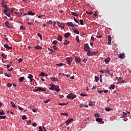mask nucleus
I'll list each match as a JSON object with an SVG mask.
<instances>
[{"instance_id": "obj_1", "label": "nucleus", "mask_w": 131, "mask_h": 131, "mask_svg": "<svg viewBox=\"0 0 131 131\" xmlns=\"http://www.w3.org/2000/svg\"><path fill=\"white\" fill-rule=\"evenodd\" d=\"M88 53H86V55L88 56H95V55L98 54V52H93V51H86Z\"/></svg>"}, {"instance_id": "obj_2", "label": "nucleus", "mask_w": 131, "mask_h": 131, "mask_svg": "<svg viewBox=\"0 0 131 131\" xmlns=\"http://www.w3.org/2000/svg\"><path fill=\"white\" fill-rule=\"evenodd\" d=\"M76 98V95L74 94L70 93L67 96V98L74 100V98Z\"/></svg>"}, {"instance_id": "obj_3", "label": "nucleus", "mask_w": 131, "mask_h": 131, "mask_svg": "<svg viewBox=\"0 0 131 131\" xmlns=\"http://www.w3.org/2000/svg\"><path fill=\"white\" fill-rule=\"evenodd\" d=\"M57 24H58V27H59V28H61V29H65V25L64 24V23H60V21H58L57 23Z\"/></svg>"}, {"instance_id": "obj_4", "label": "nucleus", "mask_w": 131, "mask_h": 131, "mask_svg": "<svg viewBox=\"0 0 131 131\" xmlns=\"http://www.w3.org/2000/svg\"><path fill=\"white\" fill-rule=\"evenodd\" d=\"M50 86H51V88H49V90H52V91H53V90L55 88H59V86H55V85L54 84H50Z\"/></svg>"}, {"instance_id": "obj_5", "label": "nucleus", "mask_w": 131, "mask_h": 131, "mask_svg": "<svg viewBox=\"0 0 131 131\" xmlns=\"http://www.w3.org/2000/svg\"><path fill=\"white\" fill-rule=\"evenodd\" d=\"M67 61L68 62V65H70L72 62L73 61V58L72 57H67Z\"/></svg>"}, {"instance_id": "obj_6", "label": "nucleus", "mask_w": 131, "mask_h": 131, "mask_svg": "<svg viewBox=\"0 0 131 131\" xmlns=\"http://www.w3.org/2000/svg\"><path fill=\"white\" fill-rule=\"evenodd\" d=\"M4 25H5V26L7 28H9V29L12 28V25H11L10 23H9L8 21H6L5 23H4Z\"/></svg>"}, {"instance_id": "obj_7", "label": "nucleus", "mask_w": 131, "mask_h": 131, "mask_svg": "<svg viewBox=\"0 0 131 131\" xmlns=\"http://www.w3.org/2000/svg\"><path fill=\"white\" fill-rule=\"evenodd\" d=\"M84 50H85V51H90V48H89V44H85V46H84Z\"/></svg>"}, {"instance_id": "obj_8", "label": "nucleus", "mask_w": 131, "mask_h": 131, "mask_svg": "<svg viewBox=\"0 0 131 131\" xmlns=\"http://www.w3.org/2000/svg\"><path fill=\"white\" fill-rule=\"evenodd\" d=\"M36 91L37 92H46V90L41 87H38L37 89H36Z\"/></svg>"}, {"instance_id": "obj_9", "label": "nucleus", "mask_w": 131, "mask_h": 131, "mask_svg": "<svg viewBox=\"0 0 131 131\" xmlns=\"http://www.w3.org/2000/svg\"><path fill=\"white\" fill-rule=\"evenodd\" d=\"M73 121H74V120L72 118H70V119H68V120H67V121L66 122V124H67V126H68L69 124L73 122Z\"/></svg>"}, {"instance_id": "obj_10", "label": "nucleus", "mask_w": 131, "mask_h": 131, "mask_svg": "<svg viewBox=\"0 0 131 131\" xmlns=\"http://www.w3.org/2000/svg\"><path fill=\"white\" fill-rule=\"evenodd\" d=\"M68 26L71 27H78V26L77 25H74L73 24V23H68Z\"/></svg>"}, {"instance_id": "obj_11", "label": "nucleus", "mask_w": 131, "mask_h": 131, "mask_svg": "<svg viewBox=\"0 0 131 131\" xmlns=\"http://www.w3.org/2000/svg\"><path fill=\"white\" fill-rule=\"evenodd\" d=\"M100 72L101 73H107V74H110V71L107 70H101L100 71Z\"/></svg>"}, {"instance_id": "obj_12", "label": "nucleus", "mask_w": 131, "mask_h": 131, "mask_svg": "<svg viewBox=\"0 0 131 131\" xmlns=\"http://www.w3.org/2000/svg\"><path fill=\"white\" fill-rule=\"evenodd\" d=\"M75 62H76V63H80V62H81V60L80 59H79V57H75Z\"/></svg>"}, {"instance_id": "obj_13", "label": "nucleus", "mask_w": 131, "mask_h": 131, "mask_svg": "<svg viewBox=\"0 0 131 131\" xmlns=\"http://www.w3.org/2000/svg\"><path fill=\"white\" fill-rule=\"evenodd\" d=\"M4 48H5V49H7L8 50L12 49V47H10L9 46H8L7 44H4Z\"/></svg>"}, {"instance_id": "obj_14", "label": "nucleus", "mask_w": 131, "mask_h": 131, "mask_svg": "<svg viewBox=\"0 0 131 131\" xmlns=\"http://www.w3.org/2000/svg\"><path fill=\"white\" fill-rule=\"evenodd\" d=\"M51 79L52 80V81L53 82L59 81V79L55 78V77H51Z\"/></svg>"}, {"instance_id": "obj_15", "label": "nucleus", "mask_w": 131, "mask_h": 131, "mask_svg": "<svg viewBox=\"0 0 131 131\" xmlns=\"http://www.w3.org/2000/svg\"><path fill=\"white\" fill-rule=\"evenodd\" d=\"M119 58H121V59H123L125 58V54L123 53L120 54V56Z\"/></svg>"}, {"instance_id": "obj_16", "label": "nucleus", "mask_w": 131, "mask_h": 131, "mask_svg": "<svg viewBox=\"0 0 131 131\" xmlns=\"http://www.w3.org/2000/svg\"><path fill=\"white\" fill-rule=\"evenodd\" d=\"M33 78V76L31 74H29L28 76V79H29L31 81H32L33 79H32Z\"/></svg>"}, {"instance_id": "obj_17", "label": "nucleus", "mask_w": 131, "mask_h": 131, "mask_svg": "<svg viewBox=\"0 0 131 131\" xmlns=\"http://www.w3.org/2000/svg\"><path fill=\"white\" fill-rule=\"evenodd\" d=\"M43 48L39 46V45H37L36 46H35V49L36 50H42Z\"/></svg>"}, {"instance_id": "obj_18", "label": "nucleus", "mask_w": 131, "mask_h": 131, "mask_svg": "<svg viewBox=\"0 0 131 131\" xmlns=\"http://www.w3.org/2000/svg\"><path fill=\"white\" fill-rule=\"evenodd\" d=\"M70 35H71L70 33L68 32V33L64 34V38H68V37L70 36Z\"/></svg>"}, {"instance_id": "obj_19", "label": "nucleus", "mask_w": 131, "mask_h": 131, "mask_svg": "<svg viewBox=\"0 0 131 131\" xmlns=\"http://www.w3.org/2000/svg\"><path fill=\"white\" fill-rule=\"evenodd\" d=\"M73 32H74V33H75L77 35H78L79 34V32L78 30H77V29H73Z\"/></svg>"}, {"instance_id": "obj_20", "label": "nucleus", "mask_w": 131, "mask_h": 131, "mask_svg": "<svg viewBox=\"0 0 131 131\" xmlns=\"http://www.w3.org/2000/svg\"><path fill=\"white\" fill-rule=\"evenodd\" d=\"M10 105H11V107L14 108H17V106L15 105L13 101H10Z\"/></svg>"}, {"instance_id": "obj_21", "label": "nucleus", "mask_w": 131, "mask_h": 131, "mask_svg": "<svg viewBox=\"0 0 131 131\" xmlns=\"http://www.w3.org/2000/svg\"><path fill=\"white\" fill-rule=\"evenodd\" d=\"M89 106H95V101H89Z\"/></svg>"}, {"instance_id": "obj_22", "label": "nucleus", "mask_w": 131, "mask_h": 131, "mask_svg": "<svg viewBox=\"0 0 131 131\" xmlns=\"http://www.w3.org/2000/svg\"><path fill=\"white\" fill-rule=\"evenodd\" d=\"M70 43V41L67 40H64V46H68Z\"/></svg>"}, {"instance_id": "obj_23", "label": "nucleus", "mask_w": 131, "mask_h": 131, "mask_svg": "<svg viewBox=\"0 0 131 131\" xmlns=\"http://www.w3.org/2000/svg\"><path fill=\"white\" fill-rule=\"evenodd\" d=\"M27 14H28V15H31V16H34V15H35V13H32V11H29V12H28Z\"/></svg>"}, {"instance_id": "obj_24", "label": "nucleus", "mask_w": 131, "mask_h": 131, "mask_svg": "<svg viewBox=\"0 0 131 131\" xmlns=\"http://www.w3.org/2000/svg\"><path fill=\"white\" fill-rule=\"evenodd\" d=\"M58 40L59 42H61L62 41V36L61 35H58V37H57Z\"/></svg>"}, {"instance_id": "obj_25", "label": "nucleus", "mask_w": 131, "mask_h": 131, "mask_svg": "<svg viewBox=\"0 0 131 131\" xmlns=\"http://www.w3.org/2000/svg\"><path fill=\"white\" fill-rule=\"evenodd\" d=\"M71 14L73 15V16H75L76 17H79V14H78L77 13L75 12H71Z\"/></svg>"}, {"instance_id": "obj_26", "label": "nucleus", "mask_w": 131, "mask_h": 131, "mask_svg": "<svg viewBox=\"0 0 131 131\" xmlns=\"http://www.w3.org/2000/svg\"><path fill=\"white\" fill-rule=\"evenodd\" d=\"M127 117V113L123 112V115L121 116V118H124Z\"/></svg>"}, {"instance_id": "obj_27", "label": "nucleus", "mask_w": 131, "mask_h": 131, "mask_svg": "<svg viewBox=\"0 0 131 131\" xmlns=\"http://www.w3.org/2000/svg\"><path fill=\"white\" fill-rule=\"evenodd\" d=\"M4 14H5V15H6V16H7L8 17H10L11 16V12H4Z\"/></svg>"}, {"instance_id": "obj_28", "label": "nucleus", "mask_w": 131, "mask_h": 131, "mask_svg": "<svg viewBox=\"0 0 131 131\" xmlns=\"http://www.w3.org/2000/svg\"><path fill=\"white\" fill-rule=\"evenodd\" d=\"M10 66H11V65H9V64H8V65L6 66L7 67L8 71H10V72H11V71H12V70L13 69V68H10V69H9V68H10Z\"/></svg>"}, {"instance_id": "obj_29", "label": "nucleus", "mask_w": 131, "mask_h": 131, "mask_svg": "<svg viewBox=\"0 0 131 131\" xmlns=\"http://www.w3.org/2000/svg\"><path fill=\"white\" fill-rule=\"evenodd\" d=\"M108 45H110L111 43V40H112V39H111V38H112L111 36H108Z\"/></svg>"}, {"instance_id": "obj_30", "label": "nucleus", "mask_w": 131, "mask_h": 131, "mask_svg": "<svg viewBox=\"0 0 131 131\" xmlns=\"http://www.w3.org/2000/svg\"><path fill=\"white\" fill-rule=\"evenodd\" d=\"M4 9H5V10H4V13L8 12H9L11 10V9H9V8H4Z\"/></svg>"}, {"instance_id": "obj_31", "label": "nucleus", "mask_w": 131, "mask_h": 131, "mask_svg": "<svg viewBox=\"0 0 131 131\" xmlns=\"http://www.w3.org/2000/svg\"><path fill=\"white\" fill-rule=\"evenodd\" d=\"M24 79H25L24 77L19 78V82H22Z\"/></svg>"}, {"instance_id": "obj_32", "label": "nucleus", "mask_w": 131, "mask_h": 131, "mask_svg": "<svg viewBox=\"0 0 131 131\" xmlns=\"http://www.w3.org/2000/svg\"><path fill=\"white\" fill-rule=\"evenodd\" d=\"M7 7H9V6L7 5L2 4V7L4 8V9L8 8Z\"/></svg>"}, {"instance_id": "obj_33", "label": "nucleus", "mask_w": 131, "mask_h": 131, "mask_svg": "<svg viewBox=\"0 0 131 131\" xmlns=\"http://www.w3.org/2000/svg\"><path fill=\"white\" fill-rule=\"evenodd\" d=\"M55 90L57 93H59V91H60V89H59V88H54V89H53V91Z\"/></svg>"}, {"instance_id": "obj_34", "label": "nucleus", "mask_w": 131, "mask_h": 131, "mask_svg": "<svg viewBox=\"0 0 131 131\" xmlns=\"http://www.w3.org/2000/svg\"><path fill=\"white\" fill-rule=\"evenodd\" d=\"M94 79L95 80V81L97 82L99 81V80H100V78L98 77V76H95L94 77Z\"/></svg>"}, {"instance_id": "obj_35", "label": "nucleus", "mask_w": 131, "mask_h": 131, "mask_svg": "<svg viewBox=\"0 0 131 131\" xmlns=\"http://www.w3.org/2000/svg\"><path fill=\"white\" fill-rule=\"evenodd\" d=\"M1 56L4 58V59H6L7 58V55H5V54H2Z\"/></svg>"}, {"instance_id": "obj_36", "label": "nucleus", "mask_w": 131, "mask_h": 131, "mask_svg": "<svg viewBox=\"0 0 131 131\" xmlns=\"http://www.w3.org/2000/svg\"><path fill=\"white\" fill-rule=\"evenodd\" d=\"M14 10H15V8H11V10H10L8 12H10V13H11V14H13V12H14Z\"/></svg>"}, {"instance_id": "obj_37", "label": "nucleus", "mask_w": 131, "mask_h": 131, "mask_svg": "<svg viewBox=\"0 0 131 131\" xmlns=\"http://www.w3.org/2000/svg\"><path fill=\"white\" fill-rule=\"evenodd\" d=\"M110 61V57H107L105 59V62L108 63Z\"/></svg>"}, {"instance_id": "obj_38", "label": "nucleus", "mask_w": 131, "mask_h": 131, "mask_svg": "<svg viewBox=\"0 0 131 131\" xmlns=\"http://www.w3.org/2000/svg\"><path fill=\"white\" fill-rule=\"evenodd\" d=\"M111 110H112V109L111 108H110V107L105 108V111H106L107 112H110Z\"/></svg>"}, {"instance_id": "obj_39", "label": "nucleus", "mask_w": 131, "mask_h": 131, "mask_svg": "<svg viewBox=\"0 0 131 131\" xmlns=\"http://www.w3.org/2000/svg\"><path fill=\"white\" fill-rule=\"evenodd\" d=\"M96 121L98 122H102V119L101 118H96Z\"/></svg>"}, {"instance_id": "obj_40", "label": "nucleus", "mask_w": 131, "mask_h": 131, "mask_svg": "<svg viewBox=\"0 0 131 131\" xmlns=\"http://www.w3.org/2000/svg\"><path fill=\"white\" fill-rule=\"evenodd\" d=\"M60 115L61 116H68V114L67 113H60Z\"/></svg>"}, {"instance_id": "obj_41", "label": "nucleus", "mask_w": 131, "mask_h": 131, "mask_svg": "<svg viewBox=\"0 0 131 131\" xmlns=\"http://www.w3.org/2000/svg\"><path fill=\"white\" fill-rule=\"evenodd\" d=\"M68 104V103H58V105H61V106H63V105H67Z\"/></svg>"}, {"instance_id": "obj_42", "label": "nucleus", "mask_w": 131, "mask_h": 131, "mask_svg": "<svg viewBox=\"0 0 131 131\" xmlns=\"http://www.w3.org/2000/svg\"><path fill=\"white\" fill-rule=\"evenodd\" d=\"M5 112H4V111H0V116H3L5 115Z\"/></svg>"}, {"instance_id": "obj_43", "label": "nucleus", "mask_w": 131, "mask_h": 131, "mask_svg": "<svg viewBox=\"0 0 131 131\" xmlns=\"http://www.w3.org/2000/svg\"><path fill=\"white\" fill-rule=\"evenodd\" d=\"M87 61H88V57H85V58L82 60V61L84 62V63H85Z\"/></svg>"}, {"instance_id": "obj_44", "label": "nucleus", "mask_w": 131, "mask_h": 131, "mask_svg": "<svg viewBox=\"0 0 131 131\" xmlns=\"http://www.w3.org/2000/svg\"><path fill=\"white\" fill-rule=\"evenodd\" d=\"M110 90H111V89H112V90L115 89V85L112 84V85L110 86Z\"/></svg>"}, {"instance_id": "obj_45", "label": "nucleus", "mask_w": 131, "mask_h": 131, "mask_svg": "<svg viewBox=\"0 0 131 131\" xmlns=\"http://www.w3.org/2000/svg\"><path fill=\"white\" fill-rule=\"evenodd\" d=\"M6 0H2V5H5L6 4H7V3L6 2V1H5Z\"/></svg>"}, {"instance_id": "obj_46", "label": "nucleus", "mask_w": 131, "mask_h": 131, "mask_svg": "<svg viewBox=\"0 0 131 131\" xmlns=\"http://www.w3.org/2000/svg\"><path fill=\"white\" fill-rule=\"evenodd\" d=\"M6 118V116H0V120L5 119Z\"/></svg>"}, {"instance_id": "obj_47", "label": "nucleus", "mask_w": 131, "mask_h": 131, "mask_svg": "<svg viewBox=\"0 0 131 131\" xmlns=\"http://www.w3.org/2000/svg\"><path fill=\"white\" fill-rule=\"evenodd\" d=\"M94 117L99 118L100 117V115L99 114H94Z\"/></svg>"}, {"instance_id": "obj_48", "label": "nucleus", "mask_w": 131, "mask_h": 131, "mask_svg": "<svg viewBox=\"0 0 131 131\" xmlns=\"http://www.w3.org/2000/svg\"><path fill=\"white\" fill-rule=\"evenodd\" d=\"M116 79H118V81H121L123 79V78L120 77L119 78L118 77H116Z\"/></svg>"}, {"instance_id": "obj_49", "label": "nucleus", "mask_w": 131, "mask_h": 131, "mask_svg": "<svg viewBox=\"0 0 131 131\" xmlns=\"http://www.w3.org/2000/svg\"><path fill=\"white\" fill-rule=\"evenodd\" d=\"M46 75H47V74H45V73L41 72V73H40L39 76H45Z\"/></svg>"}, {"instance_id": "obj_50", "label": "nucleus", "mask_w": 131, "mask_h": 131, "mask_svg": "<svg viewBox=\"0 0 131 131\" xmlns=\"http://www.w3.org/2000/svg\"><path fill=\"white\" fill-rule=\"evenodd\" d=\"M37 36L40 38V40H42V36H41L40 33H37Z\"/></svg>"}, {"instance_id": "obj_51", "label": "nucleus", "mask_w": 131, "mask_h": 131, "mask_svg": "<svg viewBox=\"0 0 131 131\" xmlns=\"http://www.w3.org/2000/svg\"><path fill=\"white\" fill-rule=\"evenodd\" d=\"M76 41L79 43V36H76Z\"/></svg>"}, {"instance_id": "obj_52", "label": "nucleus", "mask_w": 131, "mask_h": 131, "mask_svg": "<svg viewBox=\"0 0 131 131\" xmlns=\"http://www.w3.org/2000/svg\"><path fill=\"white\" fill-rule=\"evenodd\" d=\"M94 36H95V35H93L91 36V40H93V41H95V37H94Z\"/></svg>"}, {"instance_id": "obj_53", "label": "nucleus", "mask_w": 131, "mask_h": 131, "mask_svg": "<svg viewBox=\"0 0 131 131\" xmlns=\"http://www.w3.org/2000/svg\"><path fill=\"white\" fill-rule=\"evenodd\" d=\"M57 43H58V41H57V40H54V41H52V44H53V45H56Z\"/></svg>"}, {"instance_id": "obj_54", "label": "nucleus", "mask_w": 131, "mask_h": 131, "mask_svg": "<svg viewBox=\"0 0 131 131\" xmlns=\"http://www.w3.org/2000/svg\"><path fill=\"white\" fill-rule=\"evenodd\" d=\"M20 30H26V28H24V27L23 26H20Z\"/></svg>"}, {"instance_id": "obj_55", "label": "nucleus", "mask_w": 131, "mask_h": 131, "mask_svg": "<svg viewBox=\"0 0 131 131\" xmlns=\"http://www.w3.org/2000/svg\"><path fill=\"white\" fill-rule=\"evenodd\" d=\"M50 99H47V100L45 101L44 102H45V103L47 104V103H48L50 102Z\"/></svg>"}, {"instance_id": "obj_56", "label": "nucleus", "mask_w": 131, "mask_h": 131, "mask_svg": "<svg viewBox=\"0 0 131 131\" xmlns=\"http://www.w3.org/2000/svg\"><path fill=\"white\" fill-rule=\"evenodd\" d=\"M83 20L82 19H80L79 20V24L81 25H83Z\"/></svg>"}, {"instance_id": "obj_57", "label": "nucleus", "mask_w": 131, "mask_h": 131, "mask_svg": "<svg viewBox=\"0 0 131 131\" xmlns=\"http://www.w3.org/2000/svg\"><path fill=\"white\" fill-rule=\"evenodd\" d=\"M85 13H86V14L89 15H92L93 14L92 12H89V11H86Z\"/></svg>"}, {"instance_id": "obj_58", "label": "nucleus", "mask_w": 131, "mask_h": 131, "mask_svg": "<svg viewBox=\"0 0 131 131\" xmlns=\"http://www.w3.org/2000/svg\"><path fill=\"white\" fill-rule=\"evenodd\" d=\"M104 92V91L101 90H100V91H98V93H99V94H101L102 93Z\"/></svg>"}, {"instance_id": "obj_59", "label": "nucleus", "mask_w": 131, "mask_h": 131, "mask_svg": "<svg viewBox=\"0 0 131 131\" xmlns=\"http://www.w3.org/2000/svg\"><path fill=\"white\" fill-rule=\"evenodd\" d=\"M27 119L26 116L24 115L22 116V120H26Z\"/></svg>"}, {"instance_id": "obj_60", "label": "nucleus", "mask_w": 131, "mask_h": 131, "mask_svg": "<svg viewBox=\"0 0 131 131\" xmlns=\"http://www.w3.org/2000/svg\"><path fill=\"white\" fill-rule=\"evenodd\" d=\"M31 120H29V121H27L28 125H31Z\"/></svg>"}, {"instance_id": "obj_61", "label": "nucleus", "mask_w": 131, "mask_h": 131, "mask_svg": "<svg viewBox=\"0 0 131 131\" xmlns=\"http://www.w3.org/2000/svg\"><path fill=\"white\" fill-rule=\"evenodd\" d=\"M53 24V21L51 20H49V22H48V23H47V25H51Z\"/></svg>"}, {"instance_id": "obj_62", "label": "nucleus", "mask_w": 131, "mask_h": 131, "mask_svg": "<svg viewBox=\"0 0 131 131\" xmlns=\"http://www.w3.org/2000/svg\"><path fill=\"white\" fill-rule=\"evenodd\" d=\"M63 63H58V64H57V66H59V67H62L63 66Z\"/></svg>"}, {"instance_id": "obj_63", "label": "nucleus", "mask_w": 131, "mask_h": 131, "mask_svg": "<svg viewBox=\"0 0 131 131\" xmlns=\"http://www.w3.org/2000/svg\"><path fill=\"white\" fill-rule=\"evenodd\" d=\"M7 86L9 88H11V84L10 83H7Z\"/></svg>"}, {"instance_id": "obj_64", "label": "nucleus", "mask_w": 131, "mask_h": 131, "mask_svg": "<svg viewBox=\"0 0 131 131\" xmlns=\"http://www.w3.org/2000/svg\"><path fill=\"white\" fill-rule=\"evenodd\" d=\"M125 82H126V81H125L124 80L119 81V83H124Z\"/></svg>"}]
</instances>
